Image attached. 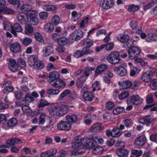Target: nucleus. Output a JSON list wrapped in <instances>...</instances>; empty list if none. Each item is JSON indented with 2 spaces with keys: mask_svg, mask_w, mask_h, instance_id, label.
Here are the masks:
<instances>
[{
  "mask_svg": "<svg viewBox=\"0 0 157 157\" xmlns=\"http://www.w3.org/2000/svg\"><path fill=\"white\" fill-rule=\"evenodd\" d=\"M83 141L85 143L84 145L88 149L90 150L93 149L96 146L97 142L92 140V139L86 138L83 140Z\"/></svg>",
  "mask_w": 157,
  "mask_h": 157,
  "instance_id": "obj_6",
  "label": "nucleus"
},
{
  "mask_svg": "<svg viewBox=\"0 0 157 157\" xmlns=\"http://www.w3.org/2000/svg\"><path fill=\"white\" fill-rule=\"evenodd\" d=\"M10 50L13 53L18 52L21 50V45L17 43H13L10 45Z\"/></svg>",
  "mask_w": 157,
  "mask_h": 157,
  "instance_id": "obj_15",
  "label": "nucleus"
},
{
  "mask_svg": "<svg viewBox=\"0 0 157 157\" xmlns=\"http://www.w3.org/2000/svg\"><path fill=\"white\" fill-rule=\"evenodd\" d=\"M139 121L140 123L144 124H146L147 126H149L151 123L152 120L151 116L149 115L144 117L140 118Z\"/></svg>",
  "mask_w": 157,
  "mask_h": 157,
  "instance_id": "obj_16",
  "label": "nucleus"
},
{
  "mask_svg": "<svg viewBox=\"0 0 157 157\" xmlns=\"http://www.w3.org/2000/svg\"><path fill=\"white\" fill-rule=\"evenodd\" d=\"M138 10V7L133 5L129 6L128 8V10L131 12H135Z\"/></svg>",
  "mask_w": 157,
  "mask_h": 157,
  "instance_id": "obj_62",
  "label": "nucleus"
},
{
  "mask_svg": "<svg viewBox=\"0 0 157 157\" xmlns=\"http://www.w3.org/2000/svg\"><path fill=\"white\" fill-rule=\"evenodd\" d=\"M53 47L51 45L46 46L43 50V56L45 57L49 56L53 53Z\"/></svg>",
  "mask_w": 157,
  "mask_h": 157,
  "instance_id": "obj_11",
  "label": "nucleus"
},
{
  "mask_svg": "<svg viewBox=\"0 0 157 157\" xmlns=\"http://www.w3.org/2000/svg\"><path fill=\"white\" fill-rule=\"evenodd\" d=\"M13 90V87L12 86H6L3 90V92L4 94H7Z\"/></svg>",
  "mask_w": 157,
  "mask_h": 157,
  "instance_id": "obj_42",
  "label": "nucleus"
},
{
  "mask_svg": "<svg viewBox=\"0 0 157 157\" xmlns=\"http://www.w3.org/2000/svg\"><path fill=\"white\" fill-rule=\"evenodd\" d=\"M124 108L122 107H118L115 109L113 110V114L115 115L119 114L123 111Z\"/></svg>",
  "mask_w": 157,
  "mask_h": 157,
  "instance_id": "obj_52",
  "label": "nucleus"
},
{
  "mask_svg": "<svg viewBox=\"0 0 157 157\" xmlns=\"http://www.w3.org/2000/svg\"><path fill=\"white\" fill-rule=\"evenodd\" d=\"M2 11L6 14H13L14 13V11L13 10L7 7L2 9Z\"/></svg>",
  "mask_w": 157,
  "mask_h": 157,
  "instance_id": "obj_45",
  "label": "nucleus"
},
{
  "mask_svg": "<svg viewBox=\"0 0 157 157\" xmlns=\"http://www.w3.org/2000/svg\"><path fill=\"white\" fill-rule=\"evenodd\" d=\"M34 67L37 69H41L44 67V64L41 61H37Z\"/></svg>",
  "mask_w": 157,
  "mask_h": 157,
  "instance_id": "obj_49",
  "label": "nucleus"
},
{
  "mask_svg": "<svg viewBox=\"0 0 157 157\" xmlns=\"http://www.w3.org/2000/svg\"><path fill=\"white\" fill-rule=\"evenodd\" d=\"M14 96L17 100H20L23 94L18 91H15L14 93Z\"/></svg>",
  "mask_w": 157,
  "mask_h": 157,
  "instance_id": "obj_64",
  "label": "nucleus"
},
{
  "mask_svg": "<svg viewBox=\"0 0 157 157\" xmlns=\"http://www.w3.org/2000/svg\"><path fill=\"white\" fill-rule=\"evenodd\" d=\"M68 39L66 37H62L58 40V44L60 46H64L66 45L68 42Z\"/></svg>",
  "mask_w": 157,
  "mask_h": 157,
  "instance_id": "obj_38",
  "label": "nucleus"
},
{
  "mask_svg": "<svg viewBox=\"0 0 157 157\" xmlns=\"http://www.w3.org/2000/svg\"><path fill=\"white\" fill-rule=\"evenodd\" d=\"M44 30L48 32H51L54 29V26L53 24L51 23H48L44 25Z\"/></svg>",
  "mask_w": 157,
  "mask_h": 157,
  "instance_id": "obj_30",
  "label": "nucleus"
},
{
  "mask_svg": "<svg viewBox=\"0 0 157 157\" xmlns=\"http://www.w3.org/2000/svg\"><path fill=\"white\" fill-rule=\"evenodd\" d=\"M128 50L129 58L131 59H134L138 57L141 52V51L138 48L135 47H130Z\"/></svg>",
  "mask_w": 157,
  "mask_h": 157,
  "instance_id": "obj_3",
  "label": "nucleus"
},
{
  "mask_svg": "<svg viewBox=\"0 0 157 157\" xmlns=\"http://www.w3.org/2000/svg\"><path fill=\"white\" fill-rule=\"evenodd\" d=\"M15 141L13 138L10 140H6V143L8 145V147H9V148L10 147L13 146L15 145Z\"/></svg>",
  "mask_w": 157,
  "mask_h": 157,
  "instance_id": "obj_58",
  "label": "nucleus"
},
{
  "mask_svg": "<svg viewBox=\"0 0 157 157\" xmlns=\"http://www.w3.org/2000/svg\"><path fill=\"white\" fill-rule=\"evenodd\" d=\"M35 39L40 43L44 42V40L41 35L38 32H36L34 34Z\"/></svg>",
  "mask_w": 157,
  "mask_h": 157,
  "instance_id": "obj_46",
  "label": "nucleus"
},
{
  "mask_svg": "<svg viewBox=\"0 0 157 157\" xmlns=\"http://www.w3.org/2000/svg\"><path fill=\"white\" fill-rule=\"evenodd\" d=\"M48 13L46 12H42L39 14L40 18L42 20L46 19L48 17Z\"/></svg>",
  "mask_w": 157,
  "mask_h": 157,
  "instance_id": "obj_53",
  "label": "nucleus"
},
{
  "mask_svg": "<svg viewBox=\"0 0 157 157\" xmlns=\"http://www.w3.org/2000/svg\"><path fill=\"white\" fill-rule=\"evenodd\" d=\"M26 15L29 17L30 19L36 17V11L31 9V10L27 12V14Z\"/></svg>",
  "mask_w": 157,
  "mask_h": 157,
  "instance_id": "obj_40",
  "label": "nucleus"
},
{
  "mask_svg": "<svg viewBox=\"0 0 157 157\" xmlns=\"http://www.w3.org/2000/svg\"><path fill=\"white\" fill-rule=\"evenodd\" d=\"M34 98L32 96L31 94L29 93H27L26 94L25 97V102L26 103H29L34 100Z\"/></svg>",
  "mask_w": 157,
  "mask_h": 157,
  "instance_id": "obj_29",
  "label": "nucleus"
},
{
  "mask_svg": "<svg viewBox=\"0 0 157 157\" xmlns=\"http://www.w3.org/2000/svg\"><path fill=\"white\" fill-rule=\"evenodd\" d=\"M105 107L107 109L111 110L114 108V104L112 102L109 101L106 103Z\"/></svg>",
  "mask_w": 157,
  "mask_h": 157,
  "instance_id": "obj_56",
  "label": "nucleus"
},
{
  "mask_svg": "<svg viewBox=\"0 0 157 157\" xmlns=\"http://www.w3.org/2000/svg\"><path fill=\"white\" fill-rule=\"evenodd\" d=\"M37 57L35 55H32L28 59V62L29 66H34L37 61Z\"/></svg>",
  "mask_w": 157,
  "mask_h": 157,
  "instance_id": "obj_25",
  "label": "nucleus"
},
{
  "mask_svg": "<svg viewBox=\"0 0 157 157\" xmlns=\"http://www.w3.org/2000/svg\"><path fill=\"white\" fill-rule=\"evenodd\" d=\"M106 135L108 137L111 136L112 137H118L121 135L122 134V132L118 131L117 132H113L112 130L111 131L110 129H107L106 131Z\"/></svg>",
  "mask_w": 157,
  "mask_h": 157,
  "instance_id": "obj_23",
  "label": "nucleus"
},
{
  "mask_svg": "<svg viewBox=\"0 0 157 157\" xmlns=\"http://www.w3.org/2000/svg\"><path fill=\"white\" fill-rule=\"evenodd\" d=\"M93 149V152L94 154H101L102 152V148L98 146L97 144Z\"/></svg>",
  "mask_w": 157,
  "mask_h": 157,
  "instance_id": "obj_35",
  "label": "nucleus"
},
{
  "mask_svg": "<svg viewBox=\"0 0 157 157\" xmlns=\"http://www.w3.org/2000/svg\"><path fill=\"white\" fill-rule=\"evenodd\" d=\"M25 33L27 35H31L33 30L32 26L31 25L28 24L25 25Z\"/></svg>",
  "mask_w": 157,
  "mask_h": 157,
  "instance_id": "obj_34",
  "label": "nucleus"
},
{
  "mask_svg": "<svg viewBox=\"0 0 157 157\" xmlns=\"http://www.w3.org/2000/svg\"><path fill=\"white\" fill-rule=\"evenodd\" d=\"M32 8V6L29 4H24L20 8L21 10L23 12H28L31 10Z\"/></svg>",
  "mask_w": 157,
  "mask_h": 157,
  "instance_id": "obj_31",
  "label": "nucleus"
},
{
  "mask_svg": "<svg viewBox=\"0 0 157 157\" xmlns=\"http://www.w3.org/2000/svg\"><path fill=\"white\" fill-rule=\"evenodd\" d=\"M72 16L73 17V20L74 21H75L80 18L81 16V14L80 13H77V12L74 11L72 12L71 13Z\"/></svg>",
  "mask_w": 157,
  "mask_h": 157,
  "instance_id": "obj_36",
  "label": "nucleus"
},
{
  "mask_svg": "<svg viewBox=\"0 0 157 157\" xmlns=\"http://www.w3.org/2000/svg\"><path fill=\"white\" fill-rule=\"evenodd\" d=\"M130 26L133 30L136 29L138 27V25L137 22L134 21H132L130 23Z\"/></svg>",
  "mask_w": 157,
  "mask_h": 157,
  "instance_id": "obj_61",
  "label": "nucleus"
},
{
  "mask_svg": "<svg viewBox=\"0 0 157 157\" xmlns=\"http://www.w3.org/2000/svg\"><path fill=\"white\" fill-rule=\"evenodd\" d=\"M104 129L103 127L99 123L94 124L90 128L91 132H99L102 130Z\"/></svg>",
  "mask_w": 157,
  "mask_h": 157,
  "instance_id": "obj_12",
  "label": "nucleus"
},
{
  "mask_svg": "<svg viewBox=\"0 0 157 157\" xmlns=\"http://www.w3.org/2000/svg\"><path fill=\"white\" fill-rule=\"evenodd\" d=\"M58 107L60 116H62L66 114L68 111L67 107L64 105H63L60 107L58 106Z\"/></svg>",
  "mask_w": 157,
  "mask_h": 157,
  "instance_id": "obj_26",
  "label": "nucleus"
},
{
  "mask_svg": "<svg viewBox=\"0 0 157 157\" xmlns=\"http://www.w3.org/2000/svg\"><path fill=\"white\" fill-rule=\"evenodd\" d=\"M71 124L67 121L61 120L58 124L57 127L59 130L68 131L71 128Z\"/></svg>",
  "mask_w": 157,
  "mask_h": 157,
  "instance_id": "obj_4",
  "label": "nucleus"
},
{
  "mask_svg": "<svg viewBox=\"0 0 157 157\" xmlns=\"http://www.w3.org/2000/svg\"><path fill=\"white\" fill-rule=\"evenodd\" d=\"M107 0H99L100 6L102 9H107Z\"/></svg>",
  "mask_w": 157,
  "mask_h": 157,
  "instance_id": "obj_51",
  "label": "nucleus"
},
{
  "mask_svg": "<svg viewBox=\"0 0 157 157\" xmlns=\"http://www.w3.org/2000/svg\"><path fill=\"white\" fill-rule=\"evenodd\" d=\"M59 93V90L56 89H50L47 91V94L49 95H57Z\"/></svg>",
  "mask_w": 157,
  "mask_h": 157,
  "instance_id": "obj_47",
  "label": "nucleus"
},
{
  "mask_svg": "<svg viewBox=\"0 0 157 157\" xmlns=\"http://www.w3.org/2000/svg\"><path fill=\"white\" fill-rule=\"evenodd\" d=\"M71 92V90L69 89H67L64 91L61 94L59 97V100L62 101L63 98L69 94Z\"/></svg>",
  "mask_w": 157,
  "mask_h": 157,
  "instance_id": "obj_41",
  "label": "nucleus"
},
{
  "mask_svg": "<svg viewBox=\"0 0 157 157\" xmlns=\"http://www.w3.org/2000/svg\"><path fill=\"white\" fill-rule=\"evenodd\" d=\"M115 72L117 73L120 76H124L127 74V71L124 67L121 66H118L115 67L114 69Z\"/></svg>",
  "mask_w": 157,
  "mask_h": 157,
  "instance_id": "obj_10",
  "label": "nucleus"
},
{
  "mask_svg": "<svg viewBox=\"0 0 157 157\" xmlns=\"http://www.w3.org/2000/svg\"><path fill=\"white\" fill-rule=\"evenodd\" d=\"M30 22L32 25H36L39 23V20L36 17L31 18L30 20Z\"/></svg>",
  "mask_w": 157,
  "mask_h": 157,
  "instance_id": "obj_60",
  "label": "nucleus"
},
{
  "mask_svg": "<svg viewBox=\"0 0 157 157\" xmlns=\"http://www.w3.org/2000/svg\"><path fill=\"white\" fill-rule=\"evenodd\" d=\"M117 40L119 41L124 44L122 47L124 48H128L133 44V41L129 39V36L126 35H119L117 37Z\"/></svg>",
  "mask_w": 157,
  "mask_h": 157,
  "instance_id": "obj_1",
  "label": "nucleus"
},
{
  "mask_svg": "<svg viewBox=\"0 0 157 157\" xmlns=\"http://www.w3.org/2000/svg\"><path fill=\"white\" fill-rule=\"evenodd\" d=\"M146 102L147 104L152 103L153 102V95L151 94H149L147 95L146 98Z\"/></svg>",
  "mask_w": 157,
  "mask_h": 157,
  "instance_id": "obj_59",
  "label": "nucleus"
},
{
  "mask_svg": "<svg viewBox=\"0 0 157 157\" xmlns=\"http://www.w3.org/2000/svg\"><path fill=\"white\" fill-rule=\"evenodd\" d=\"M107 68V66L106 64H102L100 65L97 67L95 70V75L97 77L102 72L106 70Z\"/></svg>",
  "mask_w": 157,
  "mask_h": 157,
  "instance_id": "obj_19",
  "label": "nucleus"
},
{
  "mask_svg": "<svg viewBox=\"0 0 157 157\" xmlns=\"http://www.w3.org/2000/svg\"><path fill=\"white\" fill-rule=\"evenodd\" d=\"M43 8L46 10L53 11L56 9V7L54 5H46L43 6Z\"/></svg>",
  "mask_w": 157,
  "mask_h": 157,
  "instance_id": "obj_43",
  "label": "nucleus"
},
{
  "mask_svg": "<svg viewBox=\"0 0 157 157\" xmlns=\"http://www.w3.org/2000/svg\"><path fill=\"white\" fill-rule=\"evenodd\" d=\"M143 101V99L137 95L130 97L127 101V103L128 104L137 105L141 104Z\"/></svg>",
  "mask_w": 157,
  "mask_h": 157,
  "instance_id": "obj_5",
  "label": "nucleus"
},
{
  "mask_svg": "<svg viewBox=\"0 0 157 157\" xmlns=\"http://www.w3.org/2000/svg\"><path fill=\"white\" fill-rule=\"evenodd\" d=\"M59 77V74L56 71H54L51 72L48 76L49 79L48 82L51 83V81H54L57 79Z\"/></svg>",
  "mask_w": 157,
  "mask_h": 157,
  "instance_id": "obj_22",
  "label": "nucleus"
},
{
  "mask_svg": "<svg viewBox=\"0 0 157 157\" xmlns=\"http://www.w3.org/2000/svg\"><path fill=\"white\" fill-rule=\"evenodd\" d=\"M50 84L53 86L60 88L65 84L64 82L60 79H58L54 81H51Z\"/></svg>",
  "mask_w": 157,
  "mask_h": 157,
  "instance_id": "obj_13",
  "label": "nucleus"
},
{
  "mask_svg": "<svg viewBox=\"0 0 157 157\" xmlns=\"http://www.w3.org/2000/svg\"><path fill=\"white\" fill-rule=\"evenodd\" d=\"M49 113L53 116H59L58 106L51 107L49 109Z\"/></svg>",
  "mask_w": 157,
  "mask_h": 157,
  "instance_id": "obj_24",
  "label": "nucleus"
},
{
  "mask_svg": "<svg viewBox=\"0 0 157 157\" xmlns=\"http://www.w3.org/2000/svg\"><path fill=\"white\" fill-rule=\"evenodd\" d=\"M132 85V82L130 81L127 80L124 81L122 82V88L123 89H127L130 87Z\"/></svg>",
  "mask_w": 157,
  "mask_h": 157,
  "instance_id": "obj_39",
  "label": "nucleus"
},
{
  "mask_svg": "<svg viewBox=\"0 0 157 157\" xmlns=\"http://www.w3.org/2000/svg\"><path fill=\"white\" fill-rule=\"evenodd\" d=\"M17 120L15 118H12L10 119L7 123L8 126L12 127L17 124Z\"/></svg>",
  "mask_w": 157,
  "mask_h": 157,
  "instance_id": "obj_37",
  "label": "nucleus"
},
{
  "mask_svg": "<svg viewBox=\"0 0 157 157\" xmlns=\"http://www.w3.org/2000/svg\"><path fill=\"white\" fill-rule=\"evenodd\" d=\"M66 120L67 122L70 123H75L77 121V117L75 114L71 115H67L66 117Z\"/></svg>",
  "mask_w": 157,
  "mask_h": 157,
  "instance_id": "obj_27",
  "label": "nucleus"
},
{
  "mask_svg": "<svg viewBox=\"0 0 157 157\" xmlns=\"http://www.w3.org/2000/svg\"><path fill=\"white\" fill-rule=\"evenodd\" d=\"M129 94L128 91H124L122 92L119 95V99L122 100L127 98L129 95Z\"/></svg>",
  "mask_w": 157,
  "mask_h": 157,
  "instance_id": "obj_50",
  "label": "nucleus"
},
{
  "mask_svg": "<svg viewBox=\"0 0 157 157\" xmlns=\"http://www.w3.org/2000/svg\"><path fill=\"white\" fill-rule=\"evenodd\" d=\"M22 30V28L20 25L18 23H15L14 24L13 26H12L11 32L14 36H16L17 33L16 32H21Z\"/></svg>",
  "mask_w": 157,
  "mask_h": 157,
  "instance_id": "obj_20",
  "label": "nucleus"
},
{
  "mask_svg": "<svg viewBox=\"0 0 157 157\" xmlns=\"http://www.w3.org/2000/svg\"><path fill=\"white\" fill-rule=\"evenodd\" d=\"M153 76L152 71L151 70L148 71L143 74L141 79L144 82L148 83L152 80Z\"/></svg>",
  "mask_w": 157,
  "mask_h": 157,
  "instance_id": "obj_7",
  "label": "nucleus"
},
{
  "mask_svg": "<svg viewBox=\"0 0 157 157\" xmlns=\"http://www.w3.org/2000/svg\"><path fill=\"white\" fill-rule=\"evenodd\" d=\"M83 35V33L80 30H75L72 33L71 35L72 39L74 40H79L82 38Z\"/></svg>",
  "mask_w": 157,
  "mask_h": 157,
  "instance_id": "obj_9",
  "label": "nucleus"
},
{
  "mask_svg": "<svg viewBox=\"0 0 157 157\" xmlns=\"http://www.w3.org/2000/svg\"><path fill=\"white\" fill-rule=\"evenodd\" d=\"M17 63L18 65L21 67L24 68L26 66L25 61L21 58L18 59Z\"/></svg>",
  "mask_w": 157,
  "mask_h": 157,
  "instance_id": "obj_55",
  "label": "nucleus"
},
{
  "mask_svg": "<svg viewBox=\"0 0 157 157\" xmlns=\"http://www.w3.org/2000/svg\"><path fill=\"white\" fill-rule=\"evenodd\" d=\"M9 61L8 66L10 70L13 72H16L18 70V67L17 65L16 61L14 59L10 58L8 59Z\"/></svg>",
  "mask_w": 157,
  "mask_h": 157,
  "instance_id": "obj_8",
  "label": "nucleus"
},
{
  "mask_svg": "<svg viewBox=\"0 0 157 157\" xmlns=\"http://www.w3.org/2000/svg\"><path fill=\"white\" fill-rule=\"evenodd\" d=\"M120 55L117 52H112L107 56V59L109 63L112 64L118 63L121 60Z\"/></svg>",
  "mask_w": 157,
  "mask_h": 157,
  "instance_id": "obj_2",
  "label": "nucleus"
},
{
  "mask_svg": "<svg viewBox=\"0 0 157 157\" xmlns=\"http://www.w3.org/2000/svg\"><path fill=\"white\" fill-rule=\"evenodd\" d=\"M83 41L84 45L88 48H90L93 44V41L92 40L86 38Z\"/></svg>",
  "mask_w": 157,
  "mask_h": 157,
  "instance_id": "obj_33",
  "label": "nucleus"
},
{
  "mask_svg": "<svg viewBox=\"0 0 157 157\" xmlns=\"http://www.w3.org/2000/svg\"><path fill=\"white\" fill-rule=\"evenodd\" d=\"M26 17V14L23 13H18L17 14V19L19 23L23 25H25L27 23L28 19L25 18V16Z\"/></svg>",
  "mask_w": 157,
  "mask_h": 157,
  "instance_id": "obj_17",
  "label": "nucleus"
},
{
  "mask_svg": "<svg viewBox=\"0 0 157 157\" xmlns=\"http://www.w3.org/2000/svg\"><path fill=\"white\" fill-rule=\"evenodd\" d=\"M32 42V40L29 38H26L24 39L23 41V43L25 46H28Z\"/></svg>",
  "mask_w": 157,
  "mask_h": 157,
  "instance_id": "obj_63",
  "label": "nucleus"
},
{
  "mask_svg": "<svg viewBox=\"0 0 157 157\" xmlns=\"http://www.w3.org/2000/svg\"><path fill=\"white\" fill-rule=\"evenodd\" d=\"M46 115L45 113H42L40 115L39 118L38 124L40 125H43L45 122Z\"/></svg>",
  "mask_w": 157,
  "mask_h": 157,
  "instance_id": "obj_32",
  "label": "nucleus"
},
{
  "mask_svg": "<svg viewBox=\"0 0 157 157\" xmlns=\"http://www.w3.org/2000/svg\"><path fill=\"white\" fill-rule=\"evenodd\" d=\"M21 109L24 113L27 114L30 113L31 112V110L30 107L25 105L22 107Z\"/></svg>",
  "mask_w": 157,
  "mask_h": 157,
  "instance_id": "obj_54",
  "label": "nucleus"
},
{
  "mask_svg": "<svg viewBox=\"0 0 157 157\" xmlns=\"http://www.w3.org/2000/svg\"><path fill=\"white\" fill-rule=\"evenodd\" d=\"M82 96L85 100L89 101H92L94 98V94L90 91L83 94Z\"/></svg>",
  "mask_w": 157,
  "mask_h": 157,
  "instance_id": "obj_21",
  "label": "nucleus"
},
{
  "mask_svg": "<svg viewBox=\"0 0 157 157\" xmlns=\"http://www.w3.org/2000/svg\"><path fill=\"white\" fill-rule=\"evenodd\" d=\"M3 24L4 30H8L11 28H12V26L9 22L8 21H4Z\"/></svg>",
  "mask_w": 157,
  "mask_h": 157,
  "instance_id": "obj_57",
  "label": "nucleus"
},
{
  "mask_svg": "<svg viewBox=\"0 0 157 157\" xmlns=\"http://www.w3.org/2000/svg\"><path fill=\"white\" fill-rule=\"evenodd\" d=\"M60 22L59 17L57 15L54 16L52 19V24L56 26L59 24Z\"/></svg>",
  "mask_w": 157,
  "mask_h": 157,
  "instance_id": "obj_44",
  "label": "nucleus"
},
{
  "mask_svg": "<svg viewBox=\"0 0 157 157\" xmlns=\"http://www.w3.org/2000/svg\"><path fill=\"white\" fill-rule=\"evenodd\" d=\"M83 140L77 139L72 144L73 148L77 149L80 147L83 144Z\"/></svg>",
  "mask_w": 157,
  "mask_h": 157,
  "instance_id": "obj_28",
  "label": "nucleus"
},
{
  "mask_svg": "<svg viewBox=\"0 0 157 157\" xmlns=\"http://www.w3.org/2000/svg\"><path fill=\"white\" fill-rule=\"evenodd\" d=\"M146 139L144 136H141L136 138L135 140V144L137 146H143L146 142Z\"/></svg>",
  "mask_w": 157,
  "mask_h": 157,
  "instance_id": "obj_18",
  "label": "nucleus"
},
{
  "mask_svg": "<svg viewBox=\"0 0 157 157\" xmlns=\"http://www.w3.org/2000/svg\"><path fill=\"white\" fill-rule=\"evenodd\" d=\"M49 104V103L47 101L44 99H41L38 104V107L39 108L43 107Z\"/></svg>",
  "mask_w": 157,
  "mask_h": 157,
  "instance_id": "obj_48",
  "label": "nucleus"
},
{
  "mask_svg": "<svg viewBox=\"0 0 157 157\" xmlns=\"http://www.w3.org/2000/svg\"><path fill=\"white\" fill-rule=\"evenodd\" d=\"M115 152L118 156L123 157L127 156L128 155L129 151L125 149L119 148L116 150Z\"/></svg>",
  "mask_w": 157,
  "mask_h": 157,
  "instance_id": "obj_14",
  "label": "nucleus"
}]
</instances>
